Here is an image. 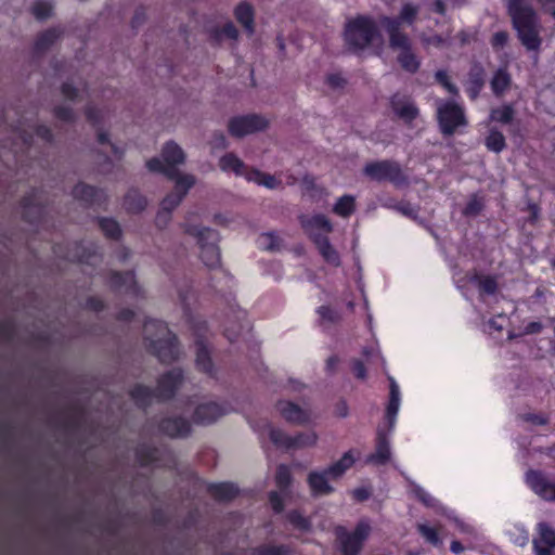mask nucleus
Returning a JSON list of instances; mask_svg holds the SVG:
<instances>
[{
  "label": "nucleus",
  "instance_id": "obj_2",
  "mask_svg": "<svg viewBox=\"0 0 555 555\" xmlns=\"http://www.w3.org/2000/svg\"><path fill=\"white\" fill-rule=\"evenodd\" d=\"M379 22L388 35V46L393 51L400 67L410 74L418 72L422 59L415 50L412 37L399 28V23L393 17L384 15Z\"/></svg>",
  "mask_w": 555,
  "mask_h": 555
},
{
  "label": "nucleus",
  "instance_id": "obj_47",
  "mask_svg": "<svg viewBox=\"0 0 555 555\" xmlns=\"http://www.w3.org/2000/svg\"><path fill=\"white\" fill-rule=\"evenodd\" d=\"M417 529L426 541H429L433 545H439V543H441V538L435 527L427 526V524H418Z\"/></svg>",
  "mask_w": 555,
  "mask_h": 555
},
{
  "label": "nucleus",
  "instance_id": "obj_63",
  "mask_svg": "<svg viewBox=\"0 0 555 555\" xmlns=\"http://www.w3.org/2000/svg\"><path fill=\"white\" fill-rule=\"evenodd\" d=\"M414 492L420 500L427 506H434L435 499L428 494V492H425L424 488H421V486H415Z\"/></svg>",
  "mask_w": 555,
  "mask_h": 555
},
{
  "label": "nucleus",
  "instance_id": "obj_25",
  "mask_svg": "<svg viewBox=\"0 0 555 555\" xmlns=\"http://www.w3.org/2000/svg\"><path fill=\"white\" fill-rule=\"evenodd\" d=\"M159 428L168 436H188L191 431L189 421L180 418V416H169V418H164Z\"/></svg>",
  "mask_w": 555,
  "mask_h": 555
},
{
  "label": "nucleus",
  "instance_id": "obj_37",
  "mask_svg": "<svg viewBox=\"0 0 555 555\" xmlns=\"http://www.w3.org/2000/svg\"><path fill=\"white\" fill-rule=\"evenodd\" d=\"M175 183H176V185H175L173 191L170 194H167V196L165 197V205L168 209L169 222L172 218L173 209H176L177 205H179V203H181V201L184 199V197L189 191V190H185V188H178L177 181H175Z\"/></svg>",
  "mask_w": 555,
  "mask_h": 555
},
{
  "label": "nucleus",
  "instance_id": "obj_24",
  "mask_svg": "<svg viewBox=\"0 0 555 555\" xmlns=\"http://www.w3.org/2000/svg\"><path fill=\"white\" fill-rule=\"evenodd\" d=\"M219 167L221 170H225L227 172L231 170L234 175H240L248 179L250 167H248L242 158L237 157V155H234V153L222 155V157L219 158Z\"/></svg>",
  "mask_w": 555,
  "mask_h": 555
},
{
  "label": "nucleus",
  "instance_id": "obj_23",
  "mask_svg": "<svg viewBox=\"0 0 555 555\" xmlns=\"http://www.w3.org/2000/svg\"><path fill=\"white\" fill-rule=\"evenodd\" d=\"M96 140L100 145V152H102L106 158H111V156L118 159L122 158L124 149H121L119 144H116V142H113L107 130H102V128H99L96 131Z\"/></svg>",
  "mask_w": 555,
  "mask_h": 555
},
{
  "label": "nucleus",
  "instance_id": "obj_5",
  "mask_svg": "<svg viewBox=\"0 0 555 555\" xmlns=\"http://www.w3.org/2000/svg\"><path fill=\"white\" fill-rule=\"evenodd\" d=\"M343 37L348 51L362 53L376 37H379L377 23L367 15L348 18L343 30Z\"/></svg>",
  "mask_w": 555,
  "mask_h": 555
},
{
  "label": "nucleus",
  "instance_id": "obj_14",
  "mask_svg": "<svg viewBox=\"0 0 555 555\" xmlns=\"http://www.w3.org/2000/svg\"><path fill=\"white\" fill-rule=\"evenodd\" d=\"M299 221L305 232L314 242L318 250L319 238H323L325 232H333V222H331L325 215H313L312 217L301 215Z\"/></svg>",
  "mask_w": 555,
  "mask_h": 555
},
{
  "label": "nucleus",
  "instance_id": "obj_59",
  "mask_svg": "<svg viewBox=\"0 0 555 555\" xmlns=\"http://www.w3.org/2000/svg\"><path fill=\"white\" fill-rule=\"evenodd\" d=\"M483 207V202L480 198H477V196H474L468 201L464 208V214H467V216H476V214H479Z\"/></svg>",
  "mask_w": 555,
  "mask_h": 555
},
{
  "label": "nucleus",
  "instance_id": "obj_45",
  "mask_svg": "<svg viewBox=\"0 0 555 555\" xmlns=\"http://www.w3.org/2000/svg\"><path fill=\"white\" fill-rule=\"evenodd\" d=\"M292 481L293 475L289 467L279 466L275 473V482L278 487L284 491V489H287V487L291 486Z\"/></svg>",
  "mask_w": 555,
  "mask_h": 555
},
{
  "label": "nucleus",
  "instance_id": "obj_6",
  "mask_svg": "<svg viewBox=\"0 0 555 555\" xmlns=\"http://www.w3.org/2000/svg\"><path fill=\"white\" fill-rule=\"evenodd\" d=\"M182 228L186 234L197 240L199 258L207 267H219L221 263V250L219 246L220 235L210 227L195 224L190 217L183 222Z\"/></svg>",
  "mask_w": 555,
  "mask_h": 555
},
{
  "label": "nucleus",
  "instance_id": "obj_4",
  "mask_svg": "<svg viewBox=\"0 0 555 555\" xmlns=\"http://www.w3.org/2000/svg\"><path fill=\"white\" fill-rule=\"evenodd\" d=\"M144 340L147 349L155 353L162 362H171L180 353L176 336L168 325L157 320H147L143 326Z\"/></svg>",
  "mask_w": 555,
  "mask_h": 555
},
{
  "label": "nucleus",
  "instance_id": "obj_3",
  "mask_svg": "<svg viewBox=\"0 0 555 555\" xmlns=\"http://www.w3.org/2000/svg\"><path fill=\"white\" fill-rule=\"evenodd\" d=\"M507 9L522 44L527 49H540L541 26L532 7L526 0H508Z\"/></svg>",
  "mask_w": 555,
  "mask_h": 555
},
{
  "label": "nucleus",
  "instance_id": "obj_35",
  "mask_svg": "<svg viewBox=\"0 0 555 555\" xmlns=\"http://www.w3.org/2000/svg\"><path fill=\"white\" fill-rule=\"evenodd\" d=\"M235 16L249 30V33H253L254 30V10L250 4H247V2H242L238 4L235 9Z\"/></svg>",
  "mask_w": 555,
  "mask_h": 555
},
{
  "label": "nucleus",
  "instance_id": "obj_34",
  "mask_svg": "<svg viewBox=\"0 0 555 555\" xmlns=\"http://www.w3.org/2000/svg\"><path fill=\"white\" fill-rule=\"evenodd\" d=\"M124 205L129 211L138 214V211L145 209L147 199L145 196H142L141 192H138V190H129L124 198Z\"/></svg>",
  "mask_w": 555,
  "mask_h": 555
},
{
  "label": "nucleus",
  "instance_id": "obj_39",
  "mask_svg": "<svg viewBox=\"0 0 555 555\" xmlns=\"http://www.w3.org/2000/svg\"><path fill=\"white\" fill-rule=\"evenodd\" d=\"M209 491L219 500H230V498L235 495L237 488L234 485H229V482H221L220 485L209 486Z\"/></svg>",
  "mask_w": 555,
  "mask_h": 555
},
{
  "label": "nucleus",
  "instance_id": "obj_36",
  "mask_svg": "<svg viewBox=\"0 0 555 555\" xmlns=\"http://www.w3.org/2000/svg\"><path fill=\"white\" fill-rule=\"evenodd\" d=\"M511 82L512 77L508 75L507 70L500 68L491 78L492 91L494 94H503L504 90H507L508 86H511Z\"/></svg>",
  "mask_w": 555,
  "mask_h": 555
},
{
  "label": "nucleus",
  "instance_id": "obj_19",
  "mask_svg": "<svg viewBox=\"0 0 555 555\" xmlns=\"http://www.w3.org/2000/svg\"><path fill=\"white\" fill-rule=\"evenodd\" d=\"M390 103L395 115L405 120V122H411L413 118L420 115L417 105H415L413 99L409 98V95L396 93L392 95Z\"/></svg>",
  "mask_w": 555,
  "mask_h": 555
},
{
  "label": "nucleus",
  "instance_id": "obj_57",
  "mask_svg": "<svg viewBox=\"0 0 555 555\" xmlns=\"http://www.w3.org/2000/svg\"><path fill=\"white\" fill-rule=\"evenodd\" d=\"M211 150H224L228 147L229 141L223 132H214L209 140Z\"/></svg>",
  "mask_w": 555,
  "mask_h": 555
},
{
  "label": "nucleus",
  "instance_id": "obj_60",
  "mask_svg": "<svg viewBox=\"0 0 555 555\" xmlns=\"http://www.w3.org/2000/svg\"><path fill=\"white\" fill-rule=\"evenodd\" d=\"M327 85L334 90H341L345 88L347 80L341 75H328L326 76Z\"/></svg>",
  "mask_w": 555,
  "mask_h": 555
},
{
  "label": "nucleus",
  "instance_id": "obj_58",
  "mask_svg": "<svg viewBox=\"0 0 555 555\" xmlns=\"http://www.w3.org/2000/svg\"><path fill=\"white\" fill-rule=\"evenodd\" d=\"M318 312L323 323H336L339 319L337 311H333L331 307H325V305L319 307Z\"/></svg>",
  "mask_w": 555,
  "mask_h": 555
},
{
  "label": "nucleus",
  "instance_id": "obj_18",
  "mask_svg": "<svg viewBox=\"0 0 555 555\" xmlns=\"http://www.w3.org/2000/svg\"><path fill=\"white\" fill-rule=\"evenodd\" d=\"M538 531V537L532 540L535 555H555V529L539 524Z\"/></svg>",
  "mask_w": 555,
  "mask_h": 555
},
{
  "label": "nucleus",
  "instance_id": "obj_10",
  "mask_svg": "<svg viewBox=\"0 0 555 555\" xmlns=\"http://www.w3.org/2000/svg\"><path fill=\"white\" fill-rule=\"evenodd\" d=\"M269 117L261 116V114H246L245 116L230 117L228 121V130L234 138H244L257 131H264L270 127Z\"/></svg>",
  "mask_w": 555,
  "mask_h": 555
},
{
  "label": "nucleus",
  "instance_id": "obj_51",
  "mask_svg": "<svg viewBox=\"0 0 555 555\" xmlns=\"http://www.w3.org/2000/svg\"><path fill=\"white\" fill-rule=\"evenodd\" d=\"M288 520L294 527L300 528L301 530H309V528H311V521H309L307 517H304L301 513H298V511L288 513Z\"/></svg>",
  "mask_w": 555,
  "mask_h": 555
},
{
  "label": "nucleus",
  "instance_id": "obj_28",
  "mask_svg": "<svg viewBox=\"0 0 555 555\" xmlns=\"http://www.w3.org/2000/svg\"><path fill=\"white\" fill-rule=\"evenodd\" d=\"M96 255L98 250L93 243H75L66 257L68 259H77L78 261H90Z\"/></svg>",
  "mask_w": 555,
  "mask_h": 555
},
{
  "label": "nucleus",
  "instance_id": "obj_38",
  "mask_svg": "<svg viewBox=\"0 0 555 555\" xmlns=\"http://www.w3.org/2000/svg\"><path fill=\"white\" fill-rule=\"evenodd\" d=\"M41 206L37 197V194H30L23 201V215L28 220H34L38 214H40Z\"/></svg>",
  "mask_w": 555,
  "mask_h": 555
},
{
  "label": "nucleus",
  "instance_id": "obj_42",
  "mask_svg": "<svg viewBox=\"0 0 555 555\" xmlns=\"http://www.w3.org/2000/svg\"><path fill=\"white\" fill-rule=\"evenodd\" d=\"M99 225L103 233L109 238H119L121 234V228L119 222L115 219H99Z\"/></svg>",
  "mask_w": 555,
  "mask_h": 555
},
{
  "label": "nucleus",
  "instance_id": "obj_54",
  "mask_svg": "<svg viewBox=\"0 0 555 555\" xmlns=\"http://www.w3.org/2000/svg\"><path fill=\"white\" fill-rule=\"evenodd\" d=\"M288 551L286 546H260L254 550V555H286Z\"/></svg>",
  "mask_w": 555,
  "mask_h": 555
},
{
  "label": "nucleus",
  "instance_id": "obj_20",
  "mask_svg": "<svg viewBox=\"0 0 555 555\" xmlns=\"http://www.w3.org/2000/svg\"><path fill=\"white\" fill-rule=\"evenodd\" d=\"M391 459V446L388 437L384 435V433H378L377 435V443L375 446V451L367 456L366 463H372L373 465H385Z\"/></svg>",
  "mask_w": 555,
  "mask_h": 555
},
{
  "label": "nucleus",
  "instance_id": "obj_52",
  "mask_svg": "<svg viewBox=\"0 0 555 555\" xmlns=\"http://www.w3.org/2000/svg\"><path fill=\"white\" fill-rule=\"evenodd\" d=\"M259 244L268 250H275V248H280L281 240L274 233H263L259 237Z\"/></svg>",
  "mask_w": 555,
  "mask_h": 555
},
{
  "label": "nucleus",
  "instance_id": "obj_32",
  "mask_svg": "<svg viewBox=\"0 0 555 555\" xmlns=\"http://www.w3.org/2000/svg\"><path fill=\"white\" fill-rule=\"evenodd\" d=\"M328 233H324L322 240H318L319 253L327 263L340 264V256L336 247H333L331 241L327 238Z\"/></svg>",
  "mask_w": 555,
  "mask_h": 555
},
{
  "label": "nucleus",
  "instance_id": "obj_11",
  "mask_svg": "<svg viewBox=\"0 0 555 555\" xmlns=\"http://www.w3.org/2000/svg\"><path fill=\"white\" fill-rule=\"evenodd\" d=\"M437 116L440 129L444 135H452L460 125H466L467 122L463 107L454 103V101H447L438 105Z\"/></svg>",
  "mask_w": 555,
  "mask_h": 555
},
{
  "label": "nucleus",
  "instance_id": "obj_44",
  "mask_svg": "<svg viewBox=\"0 0 555 555\" xmlns=\"http://www.w3.org/2000/svg\"><path fill=\"white\" fill-rule=\"evenodd\" d=\"M31 12L36 18H49L53 14V4L48 0H37L31 7Z\"/></svg>",
  "mask_w": 555,
  "mask_h": 555
},
{
  "label": "nucleus",
  "instance_id": "obj_1",
  "mask_svg": "<svg viewBox=\"0 0 555 555\" xmlns=\"http://www.w3.org/2000/svg\"><path fill=\"white\" fill-rule=\"evenodd\" d=\"M186 153L181 149L178 142L169 140L162 149L160 157H153L146 160V167L152 172H162L168 179L177 181V186H184L191 189L196 182L195 176L191 173H181L179 169L180 164H184Z\"/></svg>",
  "mask_w": 555,
  "mask_h": 555
},
{
  "label": "nucleus",
  "instance_id": "obj_17",
  "mask_svg": "<svg viewBox=\"0 0 555 555\" xmlns=\"http://www.w3.org/2000/svg\"><path fill=\"white\" fill-rule=\"evenodd\" d=\"M276 409L282 417L292 424H309L313 416L309 405H298V403L286 402V400L278 402Z\"/></svg>",
  "mask_w": 555,
  "mask_h": 555
},
{
  "label": "nucleus",
  "instance_id": "obj_22",
  "mask_svg": "<svg viewBox=\"0 0 555 555\" xmlns=\"http://www.w3.org/2000/svg\"><path fill=\"white\" fill-rule=\"evenodd\" d=\"M72 194L76 199L85 201L86 203H102V201L106 199L103 190H98V188H93L89 183H77Z\"/></svg>",
  "mask_w": 555,
  "mask_h": 555
},
{
  "label": "nucleus",
  "instance_id": "obj_16",
  "mask_svg": "<svg viewBox=\"0 0 555 555\" xmlns=\"http://www.w3.org/2000/svg\"><path fill=\"white\" fill-rule=\"evenodd\" d=\"M229 409L227 403L212 402V400L201 402L197 403L194 410L193 420L196 424H212V422H217L219 417L225 415Z\"/></svg>",
  "mask_w": 555,
  "mask_h": 555
},
{
  "label": "nucleus",
  "instance_id": "obj_55",
  "mask_svg": "<svg viewBox=\"0 0 555 555\" xmlns=\"http://www.w3.org/2000/svg\"><path fill=\"white\" fill-rule=\"evenodd\" d=\"M169 222L170 216L168 208L166 206V198H164L162 202V207L155 217V223L158 228H166V225H168Z\"/></svg>",
  "mask_w": 555,
  "mask_h": 555
},
{
  "label": "nucleus",
  "instance_id": "obj_50",
  "mask_svg": "<svg viewBox=\"0 0 555 555\" xmlns=\"http://www.w3.org/2000/svg\"><path fill=\"white\" fill-rule=\"evenodd\" d=\"M54 115L61 120H67V122H73L77 118V114L70 105H56L54 107Z\"/></svg>",
  "mask_w": 555,
  "mask_h": 555
},
{
  "label": "nucleus",
  "instance_id": "obj_53",
  "mask_svg": "<svg viewBox=\"0 0 555 555\" xmlns=\"http://www.w3.org/2000/svg\"><path fill=\"white\" fill-rule=\"evenodd\" d=\"M475 281L481 292H486L487 294H493L498 287V282L495 279H492V276H477Z\"/></svg>",
  "mask_w": 555,
  "mask_h": 555
},
{
  "label": "nucleus",
  "instance_id": "obj_31",
  "mask_svg": "<svg viewBox=\"0 0 555 555\" xmlns=\"http://www.w3.org/2000/svg\"><path fill=\"white\" fill-rule=\"evenodd\" d=\"M485 83V70L481 66H473L469 70L467 92L470 99H477Z\"/></svg>",
  "mask_w": 555,
  "mask_h": 555
},
{
  "label": "nucleus",
  "instance_id": "obj_12",
  "mask_svg": "<svg viewBox=\"0 0 555 555\" xmlns=\"http://www.w3.org/2000/svg\"><path fill=\"white\" fill-rule=\"evenodd\" d=\"M364 173L371 179H375V181L388 179V181H392L396 184L406 181L399 163H396V160H373V163H367L364 166Z\"/></svg>",
  "mask_w": 555,
  "mask_h": 555
},
{
  "label": "nucleus",
  "instance_id": "obj_64",
  "mask_svg": "<svg viewBox=\"0 0 555 555\" xmlns=\"http://www.w3.org/2000/svg\"><path fill=\"white\" fill-rule=\"evenodd\" d=\"M508 40V34L506 31H498L492 36V44L494 47H503Z\"/></svg>",
  "mask_w": 555,
  "mask_h": 555
},
{
  "label": "nucleus",
  "instance_id": "obj_61",
  "mask_svg": "<svg viewBox=\"0 0 555 555\" xmlns=\"http://www.w3.org/2000/svg\"><path fill=\"white\" fill-rule=\"evenodd\" d=\"M61 93L65 99L76 100L79 96V91L72 85V82H64L61 87Z\"/></svg>",
  "mask_w": 555,
  "mask_h": 555
},
{
  "label": "nucleus",
  "instance_id": "obj_8",
  "mask_svg": "<svg viewBox=\"0 0 555 555\" xmlns=\"http://www.w3.org/2000/svg\"><path fill=\"white\" fill-rule=\"evenodd\" d=\"M183 376L184 374L181 369H171V371H168V373H165V375L158 379L155 391H152V389L145 387V385H135L131 389V397L134 399L135 403L139 404L151 403L154 397L168 399V397L175 395L178 386H180L183 380Z\"/></svg>",
  "mask_w": 555,
  "mask_h": 555
},
{
  "label": "nucleus",
  "instance_id": "obj_48",
  "mask_svg": "<svg viewBox=\"0 0 555 555\" xmlns=\"http://www.w3.org/2000/svg\"><path fill=\"white\" fill-rule=\"evenodd\" d=\"M514 116V109L511 105H503V107H496L490 113V117L501 122H509Z\"/></svg>",
  "mask_w": 555,
  "mask_h": 555
},
{
  "label": "nucleus",
  "instance_id": "obj_9",
  "mask_svg": "<svg viewBox=\"0 0 555 555\" xmlns=\"http://www.w3.org/2000/svg\"><path fill=\"white\" fill-rule=\"evenodd\" d=\"M371 530L369 521H359L353 531H348L346 527H336V537L341 554L359 555Z\"/></svg>",
  "mask_w": 555,
  "mask_h": 555
},
{
  "label": "nucleus",
  "instance_id": "obj_46",
  "mask_svg": "<svg viewBox=\"0 0 555 555\" xmlns=\"http://www.w3.org/2000/svg\"><path fill=\"white\" fill-rule=\"evenodd\" d=\"M386 205L388 207H393L403 216H408L409 218H417V208L411 204V202H387Z\"/></svg>",
  "mask_w": 555,
  "mask_h": 555
},
{
  "label": "nucleus",
  "instance_id": "obj_40",
  "mask_svg": "<svg viewBox=\"0 0 555 555\" xmlns=\"http://www.w3.org/2000/svg\"><path fill=\"white\" fill-rule=\"evenodd\" d=\"M334 211L335 214H338V216H343V218L350 216V214L354 211L353 196H341L338 198L334 205Z\"/></svg>",
  "mask_w": 555,
  "mask_h": 555
},
{
  "label": "nucleus",
  "instance_id": "obj_15",
  "mask_svg": "<svg viewBox=\"0 0 555 555\" xmlns=\"http://www.w3.org/2000/svg\"><path fill=\"white\" fill-rule=\"evenodd\" d=\"M525 480L534 493L544 500H555V480L548 478L541 469H528Z\"/></svg>",
  "mask_w": 555,
  "mask_h": 555
},
{
  "label": "nucleus",
  "instance_id": "obj_43",
  "mask_svg": "<svg viewBox=\"0 0 555 555\" xmlns=\"http://www.w3.org/2000/svg\"><path fill=\"white\" fill-rule=\"evenodd\" d=\"M450 36H439V34H426L423 31L420 35V40L424 47H446L448 44Z\"/></svg>",
  "mask_w": 555,
  "mask_h": 555
},
{
  "label": "nucleus",
  "instance_id": "obj_41",
  "mask_svg": "<svg viewBox=\"0 0 555 555\" xmlns=\"http://www.w3.org/2000/svg\"><path fill=\"white\" fill-rule=\"evenodd\" d=\"M486 145L489 150H492V152H501L506 145V139L499 130H490L486 138Z\"/></svg>",
  "mask_w": 555,
  "mask_h": 555
},
{
  "label": "nucleus",
  "instance_id": "obj_21",
  "mask_svg": "<svg viewBox=\"0 0 555 555\" xmlns=\"http://www.w3.org/2000/svg\"><path fill=\"white\" fill-rule=\"evenodd\" d=\"M195 365L201 372L215 374L216 367L211 359V351L205 340H197L195 344Z\"/></svg>",
  "mask_w": 555,
  "mask_h": 555
},
{
  "label": "nucleus",
  "instance_id": "obj_33",
  "mask_svg": "<svg viewBox=\"0 0 555 555\" xmlns=\"http://www.w3.org/2000/svg\"><path fill=\"white\" fill-rule=\"evenodd\" d=\"M247 181H254L258 184H263L268 189H276L282 184L281 180H278L275 176H271V173H264V171H260V169H253L250 167L249 172L247 173Z\"/></svg>",
  "mask_w": 555,
  "mask_h": 555
},
{
  "label": "nucleus",
  "instance_id": "obj_30",
  "mask_svg": "<svg viewBox=\"0 0 555 555\" xmlns=\"http://www.w3.org/2000/svg\"><path fill=\"white\" fill-rule=\"evenodd\" d=\"M421 12V7L418 4H414V2H404L398 13L397 20L398 27L402 28V24H408V26H412L415 20L417 18Z\"/></svg>",
  "mask_w": 555,
  "mask_h": 555
},
{
  "label": "nucleus",
  "instance_id": "obj_13",
  "mask_svg": "<svg viewBox=\"0 0 555 555\" xmlns=\"http://www.w3.org/2000/svg\"><path fill=\"white\" fill-rule=\"evenodd\" d=\"M269 436L274 444L285 448H305V446H314L318 442V435L314 430L309 433H298L294 437L286 435L281 428L269 426Z\"/></svg>",
  "mask_w": 555,
  "mask_h": 555
},
{
  "label": "nucleus",
  "instance_id": "obj_49",
  "mask_svg": "<svg viewBox=\"0 0 555 555\" xmlns=\"http://www.w3.org/2000/svg\"><path fill=\"white\" fill-rule=\"evenodd\" d=\"M86 116L92 125H101V122L105 120L107 114H105L103 109H100V107H96V105H87Z\"/></svg>",
  "mask_w": 555,
  "mask_h": 555
},
{
  "label": "nucleus",
  "instance_id": "obj_56",
  "mask_svg": "<svg viewBox=\"0 0 555 555\" xmlns=\"http://www.w3.org/2000/svg\"><path fill=\"white\" fill-rule=\"evenodd\" d=\"M436 79L440 81V83H442V86H444L449 92H452V94H457V87L454 85V82L451 81V78L448 73H446V70H437Z\"/></svg>",
  "mask_w": 555,
  "mask_h": 555
},
{
  "label": "nucleus",
  "instance_id": "obj_26",
  "mask_svg": "<svg viewBox=\"0 0 555 555\" xmlns=\"http://www.w3.org/2000/svg\"><path fill=\"white\" fill-rule=\"evenodd\" d=\"M61 35L62 31L61 29H57V27H52L51 29L41 31L34 41L35 53H46V51H49V49L55 44L56 40H59Z\"/></svg>",
  "mask_w": 555,
  "mask_h": 555
},
{
  "label": "nucleus",
  "instance_id": "obj_27",
  "mask_svg": "<svg viewBox=\"0 0 555 555\" xmlns=\"http://www.w3.org/2000/svg\"><path fill=\"white\" fill-rule=\"evenodd\" d=\"M109 284L114 289L118 292H138L137 281L132 272H126L125 274H118L114 272L111 276Z\"/></svg>",
  "mask_w": 555,
  "mask_h": 555
},
{
  "label": "nucleus",
  "instance_id": "obj_29",
  "mask_svg": "<svg viewBox=\"0 0 555 555\" xmlns=\"http://www.w3.org/2000/svg\"><path fill=\"white\" fill-rule=\"evenodd\" d=\"M389 382H390V400H389V404L387 405V417H388V422H389V427L391 429V427H393V425H395V421H396L397 413H398L399 405H400V390H399V386H398L396 379H393V377H390Z\"/></svg>",
  "mask_w": 555,
  "mask_h": 555
},
{
  "label": "nucleus",
  "instance_id": "obj_62",
  "mask_svg": "<svg viewBox=\"0 0 555 555\" xmlns=\"http://www.w3.org/2000/svg\"><path fill=\"white\" fill-rule=\"evenodd\" d=\"M304 185L310 197H318V195H323L324 193V190L318 188L314 180H304Z\"/></svg>",
  "mask_w": 555,
  "mask_h": 555
},
{
  "label": "nucleus",
  "instance_id": "obj_7",
  "mask_svg": "<svg viewBox=\"0 0 555 555\" xmlns=\"http://www.w3.org/2000/svg\"><path fill=\"white\" fill-rule=\"evenodd\" d=\"M354 463V456L352 451H346L343 454V457L332 464V466L325 467V469H313L307 476V483L310 488V491L314 495H326V493H332L334 491V486L331 485L332 479H338L341 477L344 473H346L347 468L351 467Z\"/></svg>",
  "mask_w": 555,
  "mask_h": 555
}]
</instances>
